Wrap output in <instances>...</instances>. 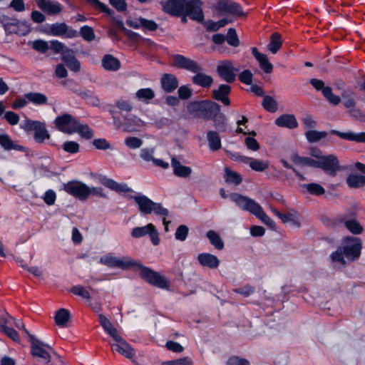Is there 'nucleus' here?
<instances>
[{
    "mask_svg": "<svg viewBox=\"0 0 365 365\" xmlns=\"http://www.w3.org/2000/svg\"><path fill=\"white\" fill-rule=\"evenodd\" d=\"M361 241L355 237H344L340 247L334 252L330 257L336 265L345 266L347 263L356 261L361 255Z\"/></svg>",
    "mask_w": 365,
    "mask_h": 365,
    "instance_id": "nucleus-1",
    "label": "nucleus"
},
{
    "mask_svg": "<svg viewBox=\"0 0 365 365\" xmlns=\"http://www.w3.org/2000/svg\"><path fill=\"white\" fill-rule=\"evenodd\" d=\"M230 199L235 202L240 209L254 215L269 227H274V222L266 215L261 205L255 200L238 193H231Z\"/></svg>",
    "mask_w": 365,
    "mask_h": 365,
    "instance_id": "nucleus-2",
    "label": "nucleus"
},
{
    "mask_svg": "<svg viewBox=\"0 0 365 365\" xmlns=\"http://www.w3.org/2000/svg\"><path fill=\"white\" fill-rule=\"evenodd\" d=\"M188 113L198 118L206 120L214 118L220 110V106L210 101L190 102L187 106Z\"/></svg>",
    "mask_w": 365,
    "mask_h": 365,
    "instance_id": "nucleus-3",
    "label": "nucleus"
},
{
    "mask_svg": "<svg viewBox=\"0 0 365 365\" xmlns=\"http://www.w3.org/2000/svg\"><path fill=\"white\" fill-rule=\"evenodd\" d=\"M138 272L140 276L148 283L160 289H168L170 285V281L163 275L155 272L149 267L143 266L140 262L134 260L131 266Z\"/></svg>",
    "mask_w": 365,
    "mask_h": 365,
    "instance_id": "nucleus-4",
    "label": "nucleus"
},
{
    "mask_svg": "<svg viewBox=\"0 0 365 365\" xmlns=\"http://www.w3.org/2000/svg\"><path fill=\"white\" fill-rule=\"evenodd\" d=\"M133 198L138 205L140 212L144 215H149L152 212L160 216H167L168 215V210L163 207L161 204L153 202L144 195L138 194L133 196Z\"/></svg>",
    "mask_w": 365,
    "mask_h": 365,
    "instance_id": "nucleus-5",
    "label": "nucleus"
},
{
    "mask_svg": "<svg viewBox=\"0 0 365 365\" xmlns=\"http://www.w3.org/2000/svg\"><path fill=\"white\" fill-rule=\"evenodd\" d=\"M29 340L31 343L33 356L41 359L46 364L49 363L51 358L50 351L52 350V347L36 339L32 334H29Z\"/></svg>",
    "mask_w": 365,
    "mask_h": 365,
    "instance_id": "nucleus-6",
    "label": "nucleus"
},
{
    "mask_svg": "<svg viewBox=\"0 0 365 365\" xmlns=\"http://www.w3.org/2000/svg\"><path fill=\"white\" fill-rule=\"evenodd\" d=\"M0 24L6 34L24 35L29 30L25 24L4 14H0Z\"/></svg>",
    "mask_w": 365,
    "mask_h": 365,
    "instance_id": "nucleus-7",
    "label": "nucleus"
},
{
    "mask_svg": "<svg viewBox=\"0 0 365 365\" xmlns=\"http://www.w3.org/2000/svg\"><path fill=\"white\" fill-rule=\"evenodd\" d=\"M64 190L80 200L88 197V186L80 181H70L64 184Z\"/></svg>",
    "mask_w": 365,
    "mask_h": 365,
    "instance_id": "nucleus-8",
    "label": "nucleus"
},
{
    "mask_svg": "<svg viewBox=\"0 0 365 365\" xmlns=\"http://www.w3.org/2000/svg\"><path fill=\"white\" fill-rule=\"evenodd\" d=\"M99 262L109 267H118L125 269L131 267L134 264V260L129 257H117L107 255L101 257Z\"/></svg>",
    "mask_w": 365,
    "mask_h": 365,
    "instance_id": "nucleus-9",
    "label": "nucleus"
},
{
    "mask_svg": "<svg viewBox=\"0 0 365 365\" xmlns=\"http://www.w3.org/2000/svg\"><path fill=\"white\" fill-rule=\"evenodd\" d=\"M77 120L68 113H64L56 118L54 124L61 132L72 134L75 133Z\"/></svg>",
    "mask_w": 365,
    "mask_h": 365,
    "instance_id": "nucleus-10",
    "label": "nucleus"
},
{
    "mask_svg": "<svg viewBox=\"0 0 365 365\" xmlns=\"http://www.w3.org/2000/svg\"><path fill=\"white\" fill-rule=\"evenodd\" d=\"M192 20L201 22L204 19V14L202 9V3L200 0L185 1L184 4V12Z\"/></svg>",
    "mask_w": 365,
    "mask_h": 365,
    "instance_id": "nucleus-11",
    "label": "nucleus"
},
{
    "mask_svg": "<svg viewBox=\"0 0 365 365\" xmlns=\"http://www.w3.org/2000/svg\"><path fill=\"white\" fill-rule=\"evenodd\" d=\"M148 235L151 242L154 245H157L160 242L158 232L155 226L152 223H149L145 226L136 227L132 230L131 236L134 238H140Z\"/></svg>",
    "mask_w": 365,
    "mask_h": 365,
    "instance_id": "nucleus-12",
    "label": "nucleus"
},
{
    "mask_svg": "<svg viewBox=\"0 0 365 365\" xmlns=\"http://www.w3.org/2000/svg\"><path fill=\"white\" fill-rule=\"evenodd\" d=\"M317 168L332 176L340 169L339 160L334 155H324L320 160H317Z\"/></svg>",
    "mask_w": 365,
    "mask_h": 365,
    "instance_id": "nucleus-13",
    "label": "nucleus"
},
{
    "mask_svg": "<svg viewBox=\"0 0 365 365\" xmlns=\"http://www.w3.org/2000/svg\"><path fill=\"white\" fill-rule=\"evenodd\" d=\"M217 71L224 81L232 83L235 80L236 73L239 71V68H235L231 61H225L217 66Z\"/></svg>",
    "mask_w": 365,
    "mask_h": 365,
    "instance_id": "nucleus-14",
    "label": "nucleus"
},
{
    "mask_svg": "<svg viewBox=\"0 0 365 365\" xmlns=\"http://www.w3.org/2000/svg\"><path fill=\"white\" fill-rule=\"evenodd\" d=\"M116 343L111 345L113 351L118 352L124 357L132 359L135 354V350L120 335L113 339Z\"/></svg>",
    "mask_w": 365,
    "mask_h": 365,
    "instance_id": "nucleus-15",
    "label": "nucleus"
},
{
    "mask_svg": "<svg viewBox=\"0 0 365 365\" xmlns=\"http://www.w3.org/2000/svg\"><path fill=\"white\" fill-rule=\"evenodd\" d=\"M216 9L222 14L243 15L242 7L237 3L230 0H220L216 5Z\"/></svg>",
    "mask_w": 365,
    "mask_h": 365,
    "instance_id": "nucleus-16",
    "label": "nucleus"
},
{
    "mask_svg": "<svg viewBox=\"0 0 365 365\" xmlns=\"http://www.w3.org/2000/svg\"><path fill=\"white\" fill-rule=\"evenodd\" d=\"M173 61L175 66L188 70L192 73H197L202 70L201 67L195 61L182 55H174Z\"/></svg>",
    "mask_w": 365,
    "mask_h": 365,
    "instance_id": "nucleus-17",
    "label": "nucleus"
},
{
    "mask_svg": "<svg viewBox=\"0 0 365 365\" xmlns=\"http://www.w3.org/2000/svg\"><path fill=\"white\" fill-rule=\"evenodd\" d=\"M38 8L49 15L58 14L61 10V5L57 1L51 0H35Z\"/></svg>",
    "mask_w": 365,
    "mask_h": 365,
    "instance_id": "nucleus-18",
    "label": "nucleus"
},
{
    "mask_svg": "<svg viewBox=\"0 0 365 365\" xmlns=\"http://www.w3.org/2000/svg\"><path fill=\"white\" fill-rule=\"evenodd\" d=\"M99 182L104 186L119 193L133 191L132 189L129 187L126 183H118L115 180L110 178H108L105 176H101L99 178Z\"/></svg>",
    "mask_w": 365,
    "mask_h": 365,
    "instance_id": "nucleus-19",
    "label": "nucleus"
},
{
    "mask_svg": "<svg viewBox=\"0 0 365 365\" xmlns=\"http://www.w3.org/2000/svg\"><path fill=\"white\" fill-rule=\"evenodd\" d=\"M186 0H169L163 4V10L174 16L182 15Z\"/></svg>",
    "mask_w": 365,
    "mask_h": 365,
    "instance_id": "nucleus-20",
    "label": "nucleus"
},
{
    "mask_svg": "<svg viewBox=\"0 0 365 365\" xmlns=\"http://www.w3.org/2000/svg\"><path fill=\"white\" fill-rule=\"evenodd\" d=\"M197 261L201 266L211 269H217L220 263L217 257L207 252L199 254L197 256Z\"/></svg>",
    "mask_w": 365,
    "mask_h": 365,
    "instance_id": "nucleus-21",
    "label": "nucleus"
},
{
    "mask_svg": "<svg viewBox=\"0 0 365 365\" xmlns=\"http://www.w3.org/2000/svg\"><path fill=\"white\" fill-rule=\"evenodd\" d=\"M231 92V87L227 84H221L217 89L212 91V98L222 102L225 106L230 104L228 95Z\"/></svg>",
    "mask_w": 365,
    "mask_h": 365,
    "instance_id": "nucleus-22",
    "label": "nucleus"
},
{
    "mask_svg": "<svg viewBox=\"0 0 365 365\" xmlns=\"http://www.w3.org/2000/svg\"><path fill=\"white\" fill-rule=\"evenodd\" d=\"M62 60L70 70L74 72L80 71V63L73 54V51L71 49L66 48V51L62 55Z\"/></svg>",
    "mask_w": 365,
    "mask_h": 365,
    "instance_id": "nucleus-23",
    "label": "nucleus"
},
{
    "mask_svg": "<svg viewBox=\"0 0 365 365\" xmlns=\"http://www.w3.org/2000/svg\"><path fill=\"white\" fill-rule=\"evenodd\" d=\"M252 53L255 58L259 61L260 68L265 72L266 73H272L273 70L272 64L269 61L267 56L262 53H259L257 48H252Z\"/></svg>",
    "mask_w": 365,
    "mask_h": 365,
    "instance_id": "nucleus-24",
    "label": "nucleus"
},
{
    "mask_svg": "<svg viewBox=\"0 0 365 365\" xmlns=\"http://www.w3.org/2000/svg\"><path fill=\"white\" fill-rule=\"evenodd\" d=\"M275 124L279 127H284L289 129L295 128L298 125L294 115L290 114H284L279 116L275 120Z\"/></svg>",
    "mask_w": 365,
    "mask_h": 365,
    "instance_id": "nucleus-25",
    "label": "nucleus"
},
{
    "mask_svg": "<svg viewBox=\"0 0 365 365\" xmlns=\"http://www.w3.org/2000/svg\"><path fill=\"white\" fill-rule=\"evenodd\" d=\"M160 82L162 88L168 93L173 92L178 86L177 78L173 74H164L161 78Z\"/></svg>",
    "mask_w": 365,
    "mask_h": 365,
    "instance_id": "nucleus-26",
    "label": "nucleus"
},
{
    "mask_svg": "<svg viewBox=\"0 0 365 365\" xmlns=\"http://www.w3.org/2000/svg\"><path fill=\"white\" fill-rule=\"evenodd\" d=\"M171 165L173 169V173L178 177L187 178L192 173L191 168L182 165L180 161L175 158H172Z\"/></svg>",
    "mask_w": 365,
    "mask_h": 365,
    "instance_id": "nucleus-27",
    "label": "nucleus"
},
{
    "mask_svg": "<svg viewBox=\"0 0 365 365\" xmlns=\"http://www.w3.org/2000/svg\"><path fill=\"white\" fill-rule=\"evenodd\" d=\"M243 159L244 163H248L250 167L255 171L262 172L269 167V163L258 159L251 158L245 156H240Z\"/></svg>",
    "mask_w": 365,
    "mask_h": 365,
    "instance_id": "nucleus-28",
    "label": "nucleus"
},
{
    "mask_svg": "<svg viewBox=\"0 0 365 365\" xmlns=\"http://www.w3.org/2000/svg\"><path fill=\"white\" fill-rule=\"evenodd\" d=\"M0 145L5 150H24V148L22 145H18L16 142L13 141L7 134L4 133L0 134Z\"/></svg>",
    "mask_w": 365,
    "mask_h": 365,
    "instance_id": "nucleus-29",
    "label": "nucleus"
},
{
    "mask_svg": "<svg viewBox=\"0 0 365 365\" xmlns=\"http://www.w3.org/2000/svg\"><path fill=\"white\" fill-rule=\"evenodd\" d=\"M192 82L201 87L209 88L213 82V78L210 76L199 71L196 73V75L192 76Z\"/></svg>",
    "mask_w": 365,
    "mask_h": 365,
    "instance_id": "nucleus-30",
    "label": "nucleus"
},
{
    "mask_svg": "<svg viewBox=\"0 0 365 365\" xmlns=\"http://www.w3.org/2000/svg\"><path fill=\"white\" fill-rule=\"evenodd\" d=\"M102 66L106 70L115 71L119 69L120 63L113 56L107 54L102 59Z\"/></svg>",
    "mask_w": 365,
    "mask_h": 365,
    "instance_id": "nucleus-31",
    "label": "nucleus"
},
{
    "mask_svg": "<svg viewBox=\"0 0 365 365\" xmlns=\"http://www.w3.org/2000/svg\"><path fill=\"white\" fill-rule=\"evenodd\" d=\"M207 140L210 149L212 151L218 150L222 147L220 137L216 131H208L207 133Z\"/></svg>",
    "mask_w": 365,
    "mask_h": 365,
    "instance_id": "nucleus-32",
    "label": "nucleus"
},
{
    "mask_svg": "<svg viewBox=\"0 0 365 365\" xmlns=\"http://www.w3.org/2000/svg\"><path fill=\"white\" fill-rule=\"evenodd\" d=\"M34 139L38 143L43 142L49 138V134L46 128L45 123L38 121L34 129Z\"/></svg>",
    "mask_w": 365,
    "mask_h": 365,
    "instance_id": "nucleus-33",
    "label": "nucleus"
},
{
    "mask_svg": "<svg viewBox=\"0 0 365 365\" xmlns=\"http://www.w3.org/2000/svg\"><path fill=\"white\" fill-rule=\"evenodd\" d=\"M99 322L104 331L108 333L113 339L119 334L116 329L113 326L112 323L103 314H99Z\"/></svg>",
    "mask_w": 365,
    "mask_h": 365,
    "instance_id": "nucleus-34",
    "label": "nucleus"
},
{
    "mask_svg": "<svg viewBox=\"0 0 365 365\" xmlns=\"http://www.w3.org/2000/svg\"><path fill=\"white\" fill-rule=\"evenodd\" d=\"M135 96L138 101L148 103L155 98V94L152 88H145L138 90Z\"/></svg>",
    "mask_w": 365,
    "mask_h": 365,
    "instance_id": "nucleus-35",
    "label": "nucleus"
},
{
    "mask_svg": "<svg viewBox=\"0 0 365 365\" xmlns=\"http://www.w3.org/2000/svg\"><path fill=\"white\" fill-rule=\"evenodd\" d=\"M332 133L336 134L339 137L349 140L356 142H365V133H354L351 132L342 133L336 130H332Z\"/></svg>",
    "mask_w": 365,
    "mask_h": 365,
    "instance_id": "nucleus-36",
    "label": "nucleus"
},
{
    "mask_svg": "<svg viewBox=\"0 0 365 365\" xmlns=\"http://www.w3.org/2000/svg\"><path fill=\"white\" fill-rule=\"evenodd\" d=\"M290 158L291 160L297 165L317 168V160H313L312 158L307 157H300L297 154L292 155Z\"/></svg>",
    "mask_w": 365,
    "mask_h": 365,
    "instance_id": "nucleus-37",
    "label": "nucleus"
},
{
    "mask_svg": "<svg viewBox=\"0 0 365 365\" xmlns=\"http://www.w3.org/2000/svg\"><path fill=\"white\" fill-rule=\"evenodd\" d=\"M25 98L30 102L36 105H44L47 103V97L41 93H29L25 95Z\"/></svg>",
    "mask_w": 365,
    "mask_h": 365,
    "instance_id": "nucleus-38",
    "label": "nucleus"
},
{
    "mask_svg": "<svg viewBox=\"0 0 365 365\" xmlns=\"http://www.w3.org/2000/svg\"><path fill=\"white\" fill-rule=\"evenodd\" d=\"M282 41L281 36L278 33H274L270 37V42L267 46L268 50L272 53H276L281 48Z\"/></svg>",
    "mask_w": 365,
    "mask_h": 365,
    "instance_id": "nucleus-39",
    "label": "nucleus"
},
{
    "mask_svg": "<svg viewBox=\"0 0 365 365\" xmlns=\"http://www.w3.org/2000/svg\"><path fill=\"white\" fill-rule=\"evenodd\" d=\"M345 227L354 235H360L363 232L364 228L356 220H349L344 222Z\"/></svg>",
    "mask_w": 365,
    "mask_h": 365,
    "instance_id": "nucleus-40",
    "label": "nucleus"
},
{
    "mask_svg": "<svg viewBox=\"0 0 365 365\" xmlns=\"http://www.w3.org/2000/svg\"><path fill=\"white\" fill-rule=\"evenodd\" d=\"M75 133H78L82 138L86 139H91L93 133V130L86 124H81L78 120L75 127Z\"/></svg>",
    "mask_w": 365,
    "mask_h": 365,
    "instance_id": "nucleus-41",
    "label": "nucleus"
},
{
    "mask_svg": "<svg viewBox=\"0 0 365 365\" xmlns=\"http://www.w3.org/2000/svg\"><path fill=\"white\" fill-rule=\"evenodd\" d=\"M346 182L351 187H360L365 185V177L359 175H350L347 179Z\"/></svg>",
    "mask_w": 365,
    "mask_h": 365,
    "instance_id": "nucleus-42",
    "label": "nucleus"
},
{
    "mask_svg": "<svg viewBox=\"0 0 365 365\" xmlns=\"http://www.w3.org/2000/svg\"><path fill=\"white\" fill-rule=\"evenodd\" d=\"M69 312L66 309H59L55 316L56 324L59 327H65L69 319Z\"/></svg>",
    "mask_w": 365,
    "mask_h": 365,
    "instance_id": "nucleus-43",
    "label": "nucleus"
},
{
    "mask_svg": "<svg viewBox=\"0 0 365 365\" xmlns=\"http://www.w3.org/2000/svg\"><path fill=\"white\" fill-rule=\"evenodd\" d=\"M207 237L209 239L210 243L217 250H222L224 247V242L220 238V235L213 230H210L207 232Z\"/></svg>",
    "mask_w": 365,
    "mask_h": 365,
    "instance_id": "nucleus-44",
    "label": "nucleus"
},
{
    "mask_svg": "<svg viewBox=\"0 0 365 365\" xmlns=\"http://www.w3.org/2000/svg\"><path fill=\"white\" fill-rule=\"evenodd\" d=\"M68 31V27L65 23H56L51 26V34L54 36H60L66 34Z\"/></svg>",
    "mask_w": 365,
    "mask_h": 365,
    "instance_id": "nucleus-45",
    "label": "nucleus"
},
{
    "mask_svg": "<svg viewBox=\"0 0 365 365\" xmlns=\"http://www.w3.org/2000/svg\"><path fill=\"white\" fill-rule=\"evenodd\" d=\"M302 187L305 189L309 194L314 195H323L325 192L324 188L318 183H309L302 185Z\"/></svg>",
    "mask_w": 365,
    "mask_h": 365,
    "instance_id": "nucleus-46",
    "label": "nucleus"
},
{
    "mask_svg": "<svg viewBox=\"0 0 365 365\" xmlns=\"http://www.w3.org/2000/svg\"><path fill=\"white\" fill-rule=\"evenodd\" d=\"M305 136L309 143H316L327 136L326 132H321L314 130H309L306 132Z\"/></svg>",
    "mask_w": 365,
    "mask_h": 365,
    "instance_id": "nucleus-47",
    "label": "nucleus"
},
{
    "mask_svg": "<svg viewBox=\"0 0 365 365\" xmlns=\"http://www.w3.org/2000/svg\"><path fill=\"white\" fill-rule=\"evenodd\" d=\"M230 22L232 21L227 19H222L217 22L210 21L207 22L206 27L210 31H216Z\"/></svg>",
    "mask_w": 365,
    "mask_h": 365,
    "instance_id": "nucleus-48",
    "label": "nucleus"
},
{
    "mask_svg": "<svg viewBox=\"0 0 365 365\" xmlns=\"http://www.w3.org/2000/svg\"><path fill=\"white\" fill-rule=\"evenodd\" d=\"M262 106L269 112H275L277 110V103L271 96H266L262 101Z\"/></svg>",
    "mask_w": 365,
    "mask_h": 365,
    "instance_id": "nucleus-49",
    "label": "nucleus"
},
{
    "mask_svg": "<svg viewBox=\"0 0 365 365\" xmlns=\"http://www.w3.org/2000/svg\"><path fill=\"white\" fill-rule=\"evenodd\" d=\"M225 180L227 182L233 184L235 185H239L241 181V177L235 172L229 170L228 168L225 169Z\"/></svg>",
    "mask_w": 365,
    "mask_h": 365,
    "instance_id": "nucleus-50",
    "label": "nucleus"
},
{
    "mask_svg": "<svg viewBox=\"0 0 365 365\" xmlns=\"http://www.w3.org/2000/svg\"><path fill=\"white\" fill-rule=\"evenodd\" d=\"M192 360L190 358L185 356L174 360L163 361L161 365H192Z\"/></svg>",
    "mask_w": 365,
    "mask_h": 365,
    "instance_id": "nucleus-51",
    "label": "nucleus"
},
{
    "mask_svg": "<svg viewBox=\"0 0 365 365\" xmlns=\"http://www.w3.org/2000/svg\"><path fill=\"white\" fill-rule=\"evenodd\" d=\"M323 95L329 103L334 106L338 105L341 101V98L332 93V90L329 86L326 87L323 91Z\"/></svg>",
    "mask_w": 365,
    "mask_h": 365,
    "instance_id": "nucleus-52",
    "label": "nucleus"
},
{
    "mask_svg": "<svg viewBox=\"0 0 365 365\" xmlns=\"http://www.w3.org/2000/svg\"><path fill=\"white\" fill-rule=\"evenodd\" d=\"M88 3L91 4L95 9H99L103 12L106 13L111 16L113 11L108 7L107 5L101 2L99 0H86Z\"/></svg>",
    "mask_w": 365,
    "mask_h": 365,
    "instance_id": "nucleus-53",
    "label": "nucleus"
},
{
    "mask_svg": "<svg viewBox=\"0 0 365 365\" xmlns=\"http://www.w3.org/2000/svg\"><path fill=\"white\" fill-rule=\"evenodd\" d=\"M281 220L284 223L289 222L292 225H299V217L296 212L282 214Z\"/></svg>",
    "mask_w": 365,
    "mask_h": 365,
    "instance_id": "nucleus-54",
    "label": "nucleus"
},
{
    "mask_svg": "<svg viewBox=\"0 0 365 365\" xmlns=\"http://www.w3.org/2000/svg\"><path fill=\"white\" fill-rule=\"evenodd\" d=\"M32 48L41 53H46L49 48V43L41 39L36 40L32 42Z\"/></svg>",
    "mask_w": 365,
    "mask_h": 365,
    "instance_id": "nucleus-55",
    "label": "nucleus"
},
{
    "mask_svg": "<svg viewBox=\"0 0 365 365\" xmlns=\"http://www.w3.org/2000/svg\"><path fill=\"white\" fill-rule=\"evenodd\" d=\"M62 148L66 153L74 154L78 153L80 146L77 142L66 141L62 145Z\"/></svg>",
    "mask_w": 365,
    "mask_h": 365,
    "instance_id": "nucleus-56",
    "label": "nucleus"
},
{
    "mask_svg": "<svg viewBox=\"0 0 365 365\" xmlns=\"http://www.w3.org/2000/svg\"><path fill=\"white\" fill-rule=\"evenodd\" d=\"M227 43L234 47H237L240 44V40L237 37L236 31L235 29L230 28L228 29L227 36Z\"/></svg>",
    "mask_w": 365,
    "mask_h": 365,
    "instance_id": "nucleus-57",
    "label": "nucleus"
},
{
    "mask_svg": "<svg viewBox=\"0 0 365 365\" xmlns=\"http://www.w3.org/2000/svg\"><path fill=\"white\" fill-rule=\"evenodd\" d=\"M80 34L81 36L87 41H91L95 38L93 29L88 26H83L81 28Z\"/></svg>",
    "mask_w": 365,
    "mask_h": 365,
    "instance_id": "nucleus-58",
    "label": "nucleus"
},
{
    "mask_svg": "<svg viewBox=\"0 0 365 365\" xmlns=\"http://www.w3.org/2000/svg\"><path fill=\"white\" fill-rule=\"evenodd\" d=\"M127 147L130 149H137L143 145V140L137 137H128L124 140Z\"/></svg>",
    "mask_w": 365,
    "mask_h": 365,
    "instance_id": "nucleus-59",
    "label": "nucleus"
},
{
    "mask_svg": "<svg viewBox=\"0 0 365 365\" xmlns=\"http://www.w3.org/2000/svg\"><path fill=\"white\" fill-rule=\"evenodd\" d=\"M70 291L73 294L78 295L84 299H89L91 298L89 292L81 285L73 287Z\"/></svg>",
    "mask_w": 365,
    "mask_h": 365,
    "instance_id": "nucleus-60",
    "label": "nucleus"
},
{
    "mask_svg": "<svg viewBox=\"0 0 365 365\" xmlns=\"http://www.w3.org/2000/svg\"><path fill=\"white\" fill-rule=\"evenodd\" d=\"M187 234L188 227L186 225H182L178 227L175 233V237L178 240L185 241L187 238Z\"/></svg>",
    "mask_w": 365,
    "mask_h": 365,
    "instance_id": "nucleus-61",
    "label": "nucleus"
},
{
    "mask_svg": "<svg viewBox=\"0 0 365 365\" xmlns=\"http://www.w3.org/2000/svg\"><path fill=\"white\" fill-rule=\"evenodd\" d=\"M155 149L154 148H143L140 153V157L146 162H150L153 160Z\"/></svg>",
    "mask_w": 365,
    "mask_h": 365,
    "instance_id": "nucleus-62",
    "label": "nucleus"
},
{
    "mask_svg": "<svg viewBox=\"0 0 365 365\" xmlns=\"http://www.w3.org/2000/svg\"><path fill=\"white\" fill-rule=\"evenodd\" d=\"M115 106L123 111H130L133 109V106L130 102L124 99H119L115 103Z\"/></svg>",
    "mask_w": 365,
    "mask_h": 365,
    "instance_id": "nucleus-63",
    "label": "nucleus"
},
{
    "mask_svg": "<svg viewBox=\"0 0 365 365\" xmlns=\"http://www.w3.org/2000/svg\"><path fill=\"white\" fill-rule=\"evenodd\" d=\"M227 365H250V362L245 359L232 356L229 359Z\"/></svg>",
    "mask_w": 365,
    "mask_h": 365,
    "instance_id": "nucleus-64",
    "label": "nucleus"
}]
</instances>
